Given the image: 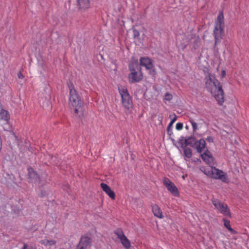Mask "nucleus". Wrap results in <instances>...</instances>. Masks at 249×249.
<instances>
[{"label": "nucleus", "mask_w": 249, "mask_h": 249, "mask_svg": "<svg viewBox=\"0 0 249 249\" xmlns=\"http://www.w3.org/2000/svg\"><path fill=\"white\" fill-rule=\"evenodd\" d=\"M205 76V87L217 101L218 104L222 105L224 102V92L220 82L212 73L211 68L205 67L203 69Z\"/></svg>", "instance_id": "f257e3e1"}, {"label": "nucleus", "mask_w": 249, "mask_h": 249, "mask_svg": "<svg viewBox=\"0 0 249 249\" xmlns=\"http://www.w3.org/2000/svg\"><path fill=\"white\" fill-rule=\"evenodd\" d=\"M142 67H144L148 73L152 76H154L156 75V72L153 63H130L129 69L130 72L128 75L129 83H138L142 79Z\"/></svg>", "instance_id": "f03ea898"}, {"label": "nucleus", "mask_w": 249, "mask_h": 249, "mask_svg": "<svg viewBox=\"0 0 249 249\" xmlns=\"http://www.w3.org/2000/svg\"><path fill=\"white\" fill-rule=\"evenodd\" d=\"M224 15L222 11H220L215 21L213 35L215 39V44L220 42L224 34Z\"/></svg>", "instance_id": "7ed1b4c3"}, {"label": "nucleus", "mask_w": 249, "mask_h": 249, "mask_svg": "<svg viewBox=\"0 0 249 249\" xmlns=\"http://www.w3.org/2000/svg\"><path fill=\"white\" fill-rule=\"evenodd\" d=\"M118 89L123 107L126 111H131L133 107V104L127 88L124 87H119Z\"/></svg>", "instance_id": "20e7f679"}, {"label": "nucleus", "mask_w": 249, "mask_h": 249, "mask_svg": "<svg viewBox=\"0 0 249 249\" xmlns=\"http://www.w3.org/2000/svg\"><path fill=\"white\" fill-rule=\"evenodd\" d=\"M203 172L208 176L214 179H220L222 182H227L228 181L226 173L212 166L209 168L204 169Z\"/></svg>", "instance_id": "39448f33"}, {"label": "nucleus", "mask_w": 249, "mask_h": 249, "mask_svg": "<svg viewBox=\"0 0 249 249\" xmlns=\"http://www.w3.org/2000/svg\"><path fill=\"white\" fill-rule=\"evenodd\" d=\"M70 97L69 102L71 106L75 108L74 112L78 113L79 109L81 107L82 103L80 97L72 85L69 86Z\"/></svg>", "instance_id": "423d86ee"}, {"label": "nucleus", "mask_w": 249, "mask_h": 249, "mask_svg": "<svg viewBox=\"0 0 249 249\" xmlns=\"http://www.w3.org/2000/svg\"><path fill=\"white\" fill-rule=\"evenodd\" d=\"M212 201L215 208L220 213L225 216L228 217H231L230 210L226 204L215 198L212 199Z\"/></svg>", "instance_id": "0eeeda50"}, {"label": "nucleus", "mask_w": 249, "mask_h": 249, "mask_svg": "<svg viewBox=\"0 0 249 249\" xmlns=\"http://www.w3.org/2000/svg\"><path fill=\"white\" fill-rule=\"evenodd\" d=\"M114 233L119 239L123 247L125 249H129L131 246L130 242L124 235L122 229L120 228L117 229L114 231Z\"/></svg>", "instance_id": "6e6552de"}, {"label": "nucleus", "mask_w": 249, "mask_h": 249, "mask_svg": "<svg viewBox=\"0 0 249 249\" xmlns=\"http://www.w3.org/2000/svg\"><path fill=\"white\" fill-rule=\"evenodd\" d=\"M163 183L173 196L176 197L179 196V192L177 186L168 178H164Z\"/></svg>", "instance_id": "1a4fd4ad"}, {"label": "nucleus", "mask_w": 249, "mask_h": 249, "mask_svg": "<svg viewBox=\"0 0 249 249\" xmlns=\"http://www.w3.org/2000/svg\"><path fill=\"white\" fill-rule=\"evenodd\" d=\"M91 243L90 238L88 236H82L76 247V249H88Z\"/></svg>", "instance_id": "9d476101"}, {"label": "nucleus", "mask_w": 249, "mask_h": 249, "mask_svg": "<svg viewBox=\"0 0 249 249\" xmlns=\"http://www.w3.org/2000/svg\"><path fill=\"white\" fill-rule=\"evenodd\" d=\"M0 119L5 121L6 122L3 126L4 130L8 131L11 128V126L8 123L10 119V115L8 112L3 109H2L0 111Z\"/></svg>", "instance_id": "9b49d317"}, {"label": "nucleus", "mask_w": 249, "mask_h": 249, "mask_svg": "<svg viewBox=\"0 0 249 249\" xmlns=\"http://www.w3.org/2000/svg\"><path fill=\"white\" fill-rule=\"evenodd\" d=\"M201 157L203 160L210 166L214 165V159L210 151L207 149L203 154L201 155Z\"/></svg>", "instance_id": "f8f14e48"}, {"label": "nucleus", "mask_w": 249, "mask_h": 249, "mask_svg": "<svg viewBox=\"0 0 249 249\" xmlns=\"http://www.w3.org/2000/svg\"><path fill=\"white\" fill-rule=\"evenodd\" d=\"M28 175L30 179H32L35 183L38 184L41 183V180L40 177L36 174V173L32 167H29L28 169Z\"/></svg>", "instance_id": "ddd939ff"}, {"label": "nucleus", "mask_w": 249, "mask_h": 249, "mask_svg": "<svg viewBox=\"0 0 249 249\" xmlns=\"http://www.w3.org/2000/svg\"><path fill=\"white\" fill-rule=\"evenodd\" d=\"M101 187L102 190L109 196L110 198L113 200L115 199V193L111 189L109 186L104 183H102L101 184Z\"/></svg>", "instance_id": "4468645a"}, {"label": "nucleus", "mask_w": 249, "mask_h": 249, "mask_svg": "<svg viewBox=\"0 0 249 249\" xmlns=\"http://www.w3.org/2000/svg\"><path fill=\"white\" fill-rule=\"evenodd\" d=\"M152 211L154 215L159 218H163V215L160 208L157 204H152Z\"/></svg>", "instance_id": "2eb2a0df"}, {"label": "nucleus", "mask_w": 249, "mask_h": 249, "mask_svg": "<svg viewBox=\"0 0 249 249\" xmlns=\"http://www.w3.org/2000/svg\"><path fill=\"white\" fill-rule=\"evenodd\" d=\"M195 146L197 151L198 153H201L206 146L205 141L203 139L196 141L195 142Z\"/></svg>", "instance_id": "dca6fc26"}, {"label": "nucleus", "mask_w": 249, "mask_h": 249, "mask_svg": "<svg viewBox=\"0 0 249 249\" xmlns=\"http://www.w3.org/2000/svg\"><path fill=\"white\" fill-rule=\"evenodd\" d=\"M79 9H87L90 7L89 0H76Z\"/></svg>", "instance_id": "f3484780"}, {"label": "nucleus", "mask_w": 249, "mask_h": 249, "mask_svg": "<svg viewBox=\"0 0 249 249\" xmlns=\"http://www.w3.org/2000/svg\"><path fill=\"white\" fill-rule=\"evenodd\" d=\"M185 36L184 35H180L178 36V39L180 40V39H182L183 40V42H180L179 44L178 42V48L180 49L184 50L186 48V47L188 43V40L186 38H184Z\"/></svg>", "instance_id": "a211bd4d"}, {"label": "nucleus", "mask_w": 249, "mask_h": 249, "mask_svg": "<svg viewBox=\"0 0 249 249\" xmlns=\"http://www.w3.org/2000/svg\"><path fill=\"white\" fill-rule=\"evenodd\" d=\"M222 221H223L225 227L231 233L233 234L236 233V232L231 228L230 225V221L229 220L226 219L225 218H223L222 219Z\"/></svg>", "instance_id": "6ab92c4d"}, {"label": "nucleus", "mask_w": 249, "mask_h": 249, "mask_svg": "<svg viewBox=\"0 0 249 249\" xmlns=\"http://www.w3.org/2000/svg\"><path fill=\"white\" fill-rule=\"evenodd\" d=\"M40 243L42 245H44L46 246H53L55 244L56 241L53 240H48V239H43L40 241Z\"/></svg>", "instance_id": "aec40b11"}, {"label": "nucleus", "mask_w": 249, "mask_h": 249, "mask_svg": "<svg viewBox=\"0 0 249 249\" xmlns=\"http://www.w3.org/2000/svg\"><path fill=\"white\" fill-rule=\"evenodd\" d=\"M196 141L194 136H191L185 140V142L187 145L193 146L194 144L195 145Z\"/></svg>", "instance_id": "412c9836"}, {"label": "nucleus", "mask_w": 249, "mask_h": 249, "mask_svg": "<svg viewBox=\"0 0 249 249\" xmlns=\"http://www.w3.org/2000/svg\"><path fill=\"white\" fill-rule=\"evenodd\" d=\"M220 66L218 65L217 68V71L218 72L219 76L221 79L224 78L226 76V69H222L220 71L219 70Z\"/></svg>", "instance_id": "4be33fe9"}, {"label": "nucleus", "mask_w": 249, "mask_h": 249, "mask_svg": "<svg viewBox=\"0 0 249 249\" xmlns=\"http://www.w3.org/2000/svg\"><path fill=\"white\" fill-rule=\"evenodd\" d=\"M189 122L192 125V128H193V132L194 133H195L198 129V125L197 124V123L194 121V120L192 118H190L189 119Z\"/></svg>", "instance_id": "5701e85b"}, {"label": "nucleus", "mask_w": 249, "mask_h": 249, "mask_svg": "<svg viewBox=\"0 0 249 249\" xmlns=\"http://www.w3.org/2000/svg\"><path fill=\"white\" fill-rule=\"evenodd\" d=\"M184 154L185 157L189 159L192 156V151L190 148H186L184 149Z\"/></svg>", "instance_id": "b1692460"}, {"label": "nucleus", "mask_w": 249, "mask_h": 249, "mask_svg": "<svg viewBox=\"0 0 249 249\" xmlns=\"http://www.w3.org/2000/svg\"><path fill=\"white\" fill-rule=\"evenodd\" d=\"M177 120V116L174 114V118L172 119L171 121L169 123L167 127V130L169 131V129L172 127L173 124L175 123V122Z\"/></svg>", "instance_id": "393cba45"}, {"label": "nucleus", "mask_w": 249, "mask_h": 249, "mask_svg": "<svg viewBox=\"0 0 249 249\" xmlns=\"http://www.w3.org/2000/svg\"><path fill=\"white\" fill-rule=\"evenodd\" d=\"M140 62H151V60L148 57H141L140 59Z\"/></svg>", "instance_id": "a878e982"}, {"label": "nucleus", "mask_w": 249, "mask_h": 249, "mask_svg": "<svg viewBox=\"0 0 249 249\" xmlns=\"http://www.w3.org/2000/svg\"><path fill=\"white\" fill-rule=\"evenodd\" d=\"M172 95L169 93H166L165 95L164 99L165 100L170 101L172 100Z\"/></svg>", "instance_id": "bb28decb"}, {"label": "nucleus", "mask_w": 249, "mask_h": 249, "mask_svg": "<svg viewBox=\"0 0 249 249\" xmlns=\"http://www.w3.org/2000/svg\"><path fill=\"white\" fill-rule=\"evenodd\" d=\"M176 127L178 130H181L183 128V124L180 123H178L176 124Z\"/></svg>", "instance_id": "cd10ccee"}, {"label": "nucleus", "mask_w": 249, "mask_h": 249, "mask_svg": "<svg viewBox=\"0 0 249 249\" xmlns=\"http://www.w3.org/2000/svg\"><path fill=\"white\" fill-rule=\"evenodd\" d=\"M21 249H35L32 246H28L26 244H24L23 247Z\"/></svg>", "instance_id": "c85d7f7f"}, {"label": "nucleus", "mask_w": 249, "mask_h": 249, "mask_svg": "<svg viewBox=\"0 0 249 249\" xmlns=\"http://www.w3.org/2000/svg\"><path fill=\"white\" fill-rule=\"evenodd\" d=\"M131 62H138V56L134 55L132 57Z\"/></svg>", "instance_id": "c756f323"}, {"label": "nucleus", "mask_w": 249, "mask_h": 249, "mask_svg": "<svg viewBox=\"0 0 249 249\" xmlns=\"http://www.w3.org/2000/svg\"><path fill=\"white\" fill-rule=\"evenodd\" d=\"M206 140L209 142H213V139L212 136H208Z\"/></svg>", "instance_id": "7c9ffc66"}, {"label": "nucleus", "mask_w": 249, "mask_h": 249, "mask_svg": "<svg viewBox=\"0 0 249 249\" xmlns=\"http://www.w3.org/2000/svg\"><path fill=\"white\" fill-rule=\"evenodd\" d=\"M134 34V36H139V32L136 30H134L133 31Z\"/></svg>", "instance_id": "2f4dec72"}, {"label": "nucleus", "mask_w": 249, "mask_h": 249, "mask_svg": "<svg viewBox=\"0 0 249 249\" xmlns=\"http://www.w3.org/2000/svg\"><path fill=\"white\" fill-rule=\"evenodd\" d=\"M18 77L19 79H23L24 77L23 75L20 72L18 73Z\"/></svg>", "instance_id": "473e14b6"}]
</instances>
